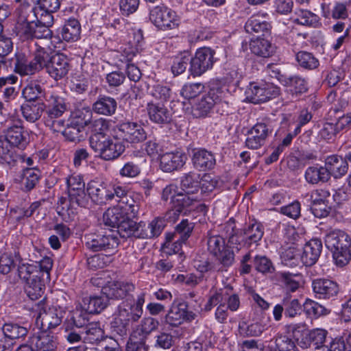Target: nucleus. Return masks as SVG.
<instances>
[{"label":"nucleus","mask_w":351,"mask_h":351,"mask_svg":"<svg viewBox=\"0 0 351 351\" xmlns=\"http://www.w3.org/2000/svg\"><path fill=\"white\" fill-rule=\"evenodd\" d=\"M188 305L184 303H179L176 305H172L170 310L165 315V322L171 326H178L180 325L186 316V308Z\"/></svg>","instance_id":"39"},{"label":"nucleus","mask_w":351,"mask_h":351,"mask_svg":"<svg viewBox=\"0 0 351 351\" xmlns=\"http://www.w3.org/2000/svg\"><path fill=\"white\" fill-rule=\"evenodd\" d=\"M150 121L159 125L169 123L172 112L164 103L150 101L146 107Z\"/></svg>","instance_id":"17"},{"label":"nucleus","mask_w":351,"mask_h":351,"mask_svg":"<svg viewBox=\"0 0 351 351\" xmlns=\"http://www.w3.org/2000/svg\"><path fill=\"white\" fill-rule=\"evenodd\" d=\"M232 231L228 242L238 250L243 247H250L252 244L257 243L264 234L263 226L256 221L248 224L243 229L232 228Z\"/></svg>","instance_id":"4"},{"label":"nucleus","mask_w":351,"mask_h":351,"mask_svg":"<svg viewBox=\"0 0 351 351\" xmlns=\"http://www.w3.org/2000/svg\"><path fill=\"white\" fill-rule=\"evenodd\" d=\"M151 95L156 99L160 100V103L165 104L170 99L171 90L166 85L156 84L152 86Z\"/></svg>","instance_id":"61"},{"label":"nucleus","mask_w":351,"mask_h":351,"mask_svg":"<svg viewBox=\"0 0 351 351\" xmlns=\"http://www.w3.org/2000/svg\"><path fill=\"white\" fill-rule=\"evenodd\" d=\"M265 330V326L258 322L247 325L243 322L239 326V333L245 337H257L262 334Z\"/></svg>","instance_id":"55"},{"label":"nucleus","mask_w":351,"mask_h":351,"mask_svg":"<svg viewBox=\"0 0 351 351\" xmlns=\"http://www.w3.org/2000/svg\"><path fill=\"white\" fill-rule=\"evenodd\" d=\"M311 287L315 298L333 300L337 296L339 287L337 282L324 278H318L312 281Z\"/></svg>","instance_id":"11"},{"label":"nucleus","mask_w":351,"mask_h":351,"mask_svg":"<svg viewBox=\"0 0 351 351\" xmlns=\"http://www.w3.org/2000/svg\"><path fill=\"white\" fill-rule=\"evenodd\" d=\"M254 264L256 270L264 274H271L275 269L271 260L265 256H256L254 259Z\"/></svg>","instance_id":"60"},{"label":"nucleus","mask_w":351,"mask_h":351,"mask_svg":"<svg viewBox=\"0 0 351 351\" xmlns=\"http://www.w3.org/2000/svg\"><path fill=\"white\" fill-rule=\"evenodd\" d=\"M38 7L24 1L16 9L17 12V27H20L27 23H32L38 20Z\"/></svg>","instance_id":"28"},{"label":"nucleus","mask_w":351,"mask_h":351,"mask_svg":"<svg viewBox=\"0 0 351 351\" xmlns=\"http://www.w3.org/2000/svg\"><path fill=\"white\" fill-rule=\"evenodd\" d=\"M29 325L27 323L20 324L14 322L5 323L2 326L4 336L14 341V339L24 338L29 332Z\"/></svg>","instance_id":"32"},{"label":"nucleus","mask_w":351,"mask_h":351,"mask_svg":"<svg viewBox=\"0 0 351 351\" xmlns=\"http://www.w3.org/2000/svg\"><path fill=\"white\" fill-rule=\"evenodd\" d=\"M71 69V64L67 56L63 53L52 55V59L47 64L46 72L56 81L64 78Z\"/></svg>","instance_id":"13"},{"label":"nucleus","mask_w":351,"mask_h":351,"mask_svg":"<svg viewBox=\"0 0 351 351\" xmlns=\"http://www.w3.org/2000/svg\"><path fill=\"white\" fill-rule=\"evenodd\" d=\"M93 112L88 108H83L75 111L70 120V122L81 129L90 123Z\"/></svg>","instance_id":"49"},{"label":"nucleus","mask_w":351,"mask_h":351,"mask_svg":"<svg viewBox=\"0 0 351 351\" xmlns=\"http://www.w3.org/2000/svg\"><path fill=\"white\" fill-rule=\"evenodd\" d=\"M68 196L69 204L72 207L77 206L85 208L88 204L90 197L86 193L85 189L68 193Z\"/></svg>","instance_id":"58"},{"label":"nucleus","mask_w":351,"mask_h":351,"mask_svg":"<svg viewBox=\"0 0 351 351\" xmlns=\"http://www.w3.org/2000/svg\"><path fill=\"white\" fill-rule=\"evenodd\" d=\"M116 136L123 141L137 144L146 140L147 132L142 125L133 121L119 123L115 129Z\"/></svg>","instance_id":"10"},{"label":"nucleus","mask_w":351,"mask_h":351,"mask_svg":"<svg viewBox=\"0 0 351 351\" xmlns=\"http://www.w3.org/2000/svg\"><path fill=\"white\" fill-rule=\"evenodd\" d=\"M39 180V176L34 169L26 168L23 170L21 180V189L24 191H30L33 189Z\"/></svg>","instance_id":"51"},{"label":"nucleus","mask_w":351,"mask_h":351,"mask_svg":"<svg viewBox=\"0 0 351 351\" xmlns=\"http://www.w3.org/2000/svg\"><path fill=\"white\" fill-rule=\"evenodd\" d=\"M130 326L129 323L121 319V317L115 313L114 317L110 323V329L112 333L117 334L120 337H124L128 335Z\"/></svg>","instance_id":"62"},{"label":"nucleus","mask_w":351,"mask_h":351,"mask_svg":"<svg viewBox=\"0 0 351 351\" xmlns=\"http://www.w3.org/2000/svg\"><path fill=\"white\" fill-rule=\"evenodd\" d=\"M29 343L36 351H55L58 344L57 337L46 330L34 334Z\"/></svg>","instance_id":"16"},{"label":"nucleus","mask_w":351,"mask_h":351,"mask_svg":"<svg viewBox=\"0 0 351 351\" xmlns=\"http://www.w3.org/2000/svg\"><path fill=\"white\" fill-rule=\"evenodd\" d=\"M275 351H299L294 341L282 334H278L275 337Z\"/></svg>","instance_id":"59"},{"label":"nucleus","mask_w":351,"mask_h":351,"mask_svg":"<svg viewBox=\"0 0 351 351\" xmlns=\"http://www.w3.org/2000/svg\"><path fill=\"white\" fill-rule=\"evenodd\" d=\"M215 51L210 47L198 49L194 57L191 58V66L189 71L193 77L201 76L208 70L212 69L214 62Z\"/></svg>","instance_id":"9"},{"label":"nucleus","mask_w":351,"mask_h":351,"mask_svg":"<svg viewBox=\"0 0 351 351\" xmlns=\"http://www.w3.org/2000/svg\"><path fill=\"white\" fill-rule=\"evenodd\" d=\"M40 320L43 330H52L60 325L62 319V312L56 308L44 309L39 313L37 322Z\"/></svg>","instance_id":"26"},{"label":"nucleus","mask_w":351,"mask_h":351,"mask_svg":"<svg viewBox=\"0 0 351 351\" xmlns=\"http://www.w3.org/2000/svg\"><path fill=\"white\" fill-rule=\"evenodd\" d=\"M219 97L215 95L214 90H210L207 94L202 96L193 106L191 113L195 118L206 117L211 111Z\"/></svg>","instance_id":"20"},{"label":"nucleus","mask_w":351,"mask_h":351,"mask_svg":"<svg viewBox=\"0 0 351 351\" xmlns=\"http://www.w3.org/2000/svg\"><path fill=\"white\" fill-rule=\"evenodd\" d=\"M322 250L320 239H313L307 242L303 248L301 261L306 266L313 265L318 260Z\"/></svg>","instance_id":"24"},{"label":"nucleus","mask_w":351,"mask_h":351,"mask_svg":"<svg viewBox=\"0 0 351 351\" xmlns=\"http://www.w3.org/2000/svg\"><path fill=\"white\" fill-rule=\"evenodd\" d=\"M111 184L105 182L91 180L88 183L87 192L93 202L97 204H106L112 195Z\"/></svg>","instance_id":"15"},{"label":"nucleus","mask_w":351,"mask_h":351,"mask_svg":"<svg viewBox=\"0 0 351 351\" xmlns=\"http://www.w3.org/2000/svg\"><path fill=\"white\" fill-rule=\"evenodd\" d=\"M81 32L80 22L75 19H69L65 22L58 34L66 42H74L78 40Z\"/></svg>","instance_id":"36"},{"label":"nucleus","mask_w":351,"mask_h":351,"mask_svg":"<svg viewBox=\"0 0 351 351\" xmlns=\"http://www.w3.org/2000/svg\"><path fill=\"white\" fill-rule=\"evenodd\" d=\"M328 335V331L323 328L309 330L306 335L299 341V346L302 348H308L311 343L317 346L324 344Z\"/></svg>","instance_id":"35"},{"label":"nucleus","mask_w":351,"mask_h":351,"mask_svg":"<svg viewBox=\"0 0 351 351\" xmlns=\"http://www.w3.org/2000/svg\"><path fill=\"white\" fill-rule=\"evenodd\" d=\"M271 26L269 23L263 19L259 14L252 16L245 25V29L249 34H261L264 35L268 33Z\"/></svg>","instance_id":"37"},{"label":"nucleus","mask_w":351,"mask_h":351,"mask_svg":"<svg viewBox=\"0 0 351 351\" xmlns=\"http://www.w3.org/2000/svg\"><path fill=\"white\" fill-rule=\"evenodd\" d=\"M84 329V340L86 343H98L104 338V331L99 322L88 323Z\"/></svg>","instance_id":"44"},{"label":"nucleus","mask_w":351,"mask_h":351,"mask_svg":"<svg viewBox=\"0 0 351 351\" xmlns=\"http://www.w3.org/2000/svg\"><path fill=\"white\" fill-rule=\"evenodd\" d=\"M207 250L213 256L219 254L221 250L225 249L228 245L226 244L225 239L220 235L208 234Z\"/></svg>","instance_id":"52"},{"label":"nucleus","mask_w":351,"mask_h":351,"mask_svg":"<svg viewBox=\"0 0 351 351\" xmlns=\"http://www.w3.org/2000/svg\"><path fill=\"white\" fill-rule=\"evenodd\" d=\"M45 100L47 104L45 111L48 120L61 117L67 110L65 99L59 95L51 94L46 96Z\"/></svg>","instance_id":"23"},{"label":"nucleus","mask_w":351,"mask_h":351,"mask_svg":"<svg viewBox=\"0 0 351 351\" xmlns=\"http://www.w3.org/2000/svg\"><path fill=\"white\" fill-rule=\"evenodd\" d=\"M134 285L132 283L114 281L108 282L106 285L104 286L101 289V293L106 295L107 298L120 300L123 299L130 293L134 291Z\"/></svg>","instance_id":"19"},{"label":"nucleus","mask_w":351,"mask_h":351,"mask_svg":"<svg viewBox=\"0 0 351 351\" xmlns=\"http://www.w3.org/2000/svg\"><path fill=\"white\" fill-rule=\"evenodd\" d=\"M285 85L289 87V91L295 95L296 97L306 93L308 89V82L305 78L298 75L287 77L285 80Z\"/></svg>","instance_id":"45"},{"label":"nucleus","mask_w":351,"mask_h":351,"mask_svg":"<svg viewBox=\"0 0 351 351\" xmlns=\"http://www.w3.org/2000/svg\"><path fill=\"white\" fill-rule=\"evenodd\" d=\"M117 102L112 97L100 95L93 104V110L98 114L111 116L116 112Z\"/></svg>","instance_id":"27"},{"label":"nucleus","mask_w":351,"mask_h":351,"mask_svg":"<svg viewBox=\"0 0 351 351\" xmlns=\"http://www.w3.org/2000/svg\"><path fill=\"white\" fill-rule=\"evenodd\" d=\"M84 243L86 249L93 252L114 250L119 245V239L113 233L93 232L84 235Z\"/></svg>","instance_id":"5"},{"label":"nucleus","mask_w":351,"mask_h":351,"mask_svg":"<svg viewBox=\"0 0 351 351\" xmlns=\"http://www.w3.org/2000/svg\"><path fill=\"white\" fill-rule=\"evenodd\" d=\"M159 324V321L156 318L152 317H143L138 326L141 334L144 337L142 339L145 340L152 332L156 331L158 328Z\"/></svg>","instance_id":"54"},{"label":"nucleus","mask_w":351,"mask_h":351,"mask_svg":"<svg viewBox=\"0 0 351 351\" xmlns=\"http://www.w3.org/2000/svg\"><path fill=\"white\" fill-rule=\"evenodd\" d=\"M282 304L285 306V317L294 318L301 314L302 306L298 299L287 295L283 298Z\"/></svg>","instance_id":"47"},{"label":"nucleus","mask_w":351,"mask_h":351,"mask_svg":"<svg viewBox=\"0 0 351 351\" xmlns=\"http://www.w3.org/2000/svg\"><path fill=\"white\" fill-rule=\"evenodd\" d=\"M246 99L253 104H261L266 102L279 94V90L270 84L257 85L256 83H251L245 91Z\"/></svg>","instance_id":"12"},{"label":"nucleus","mask_w":351,"mask_h":351,"mask_svg":"<svg viewBox=\"0 0 351 351\" xmlns=\"http://www.w3.org/2000/svg\"><path fill=\"white\" fill-rule=\"evenodd\" d=\"M118 208H120L121 211L125 215H130L132 217H135L138 213V204L134 199L130 195L123 199V202L118 204Z\"/></svg>","instance_id":"63"},{"label":"nucleus","mask_w":351,"mask_h":351,"mask_svg":"<svg viewBox=\"0 0 351 351\" xmlns=\"http://www.w3.org/2000/svg\"><path fill=\"white\" fill-rule=\"evenodd\" d=\"M149 228L144 221L136 223L132 219L123 222L120 227V237L123 238L135 237L137 239H149Z\"/></svg>","instance_id":"18"},{"label":"nucleus","mask_w":351,"mask_h":351,"mask_svg":"<svg viewBox=\"0 0 351 351\" xmlns=\"http://www.w3.org/2000/svg\"><path fill=\"white\" fill-rule=\"evenodd\" d=\"M22 95L27 102L42 101L41 97L45 95V88L40 82L33 81L23 88Z\"/></svg>","instance_id":"41"},{"label":"nucleus","mask_w":351,"mask_h":351,"mask_svg":"<svg viewBox=\"0 0 351 351\" xmlns=\"http://www.w3.org/2000/svg\"><path fill=\"white\" fill-rule=\"evenodd\" d=\"M319 131L318 136L323 140H332L339 133L332 122L324 121L318 124Z\"/></svg>","instance_id":"57"},{"label":"nucleus","mask_w":351,"mask_h":351,"mask_svg":"<svg viewBox=\"0 0 351 351\" xmlns=\"http://www.w3.org/2000/svg\"><path fill=\"white\" fill-rule=\"evenodd\" d=\"M155 343L154 346L156 348L169 349L171 348L176 341L175 337L171 333L162 332L155 336Z\"/></svg>","instance_id":"64"},{"label":"nucleus","mask_w":351,"mask_h":351,"mask_svg":"<svg viewBox=\"0 0 351 351\" xmlns=\"http://www.w3.org/2000/svg\"><path fill=\"white\" fill-rule=\"evenodd\" d=\"M182 190L187 194H196L200 189V175L194 171L184 173L180 178Z\"/></svg>","instance_id":"38"},{"label":"nucleus","mask_w":351,"mask_h":351,"mask_svg":"<svg viewBox=\"0 0 351 351\" xmlns=\"http://www.w3.org/2000/svg\"><path fill=\"white\" fill-rule=\"evenodd\" d=\"M325 245L332 252L337 265L343 267L348 263L351 257V239L347 233L339 230L328 233Z\"/></svg>","instance_id":"2"},{"label":"nucleus","mask_w":351,"mask_h":351,"mask_svg":"<svg viewBox=\"0 0 351 351\" xmlns=\"http://www.w3.org/2000/svg\"><path fill=\"white\" fill-rule=\"evenodd\" d=\"M108 304V299L106 295L90 296L83 298L82 308L89 314H97L104 310Z\"/></svg>","instance_id":"31"},{"label":"nucleus","mask_w":351,"mask_h":351,"mask_svg":"<svg viewBox=\"0 0 351 351\" xmlns=\"http://www.w3.org/2000/svg\"><path fill=\"white\" fill-rule=\"evenodd\" d=\"M192 162L199 171H208L214 168L216 159L213 152L206 149L195 148L192 151Z\"/></svg>","instance_id":"21"},{"label":"nucleus","mask_w":351,"mask_h":351,"mask_svg":"<svg viewBox=\"0 0 351 351\" xmlns=\"http://www.w3.org/2000/svg\"><path fill=\"white\" fill-rule=\"evenodd\" d=\"M45 285L42 280L41 275L27 281L25 285V291L29 299L36 300L44 293Z\"/></svg>","instance_id":"42"},{"label":"nucleus","mask_w":351,"mask_h":351,"mask_svg":"<svg viewBox=\"0 0 351 351\" xmlns=\"http://www.w3.org/2000/svg\"><path fill=\"white\" fill-rule=\"evenodd\" d=\"M129 219L130 217L125 216L117 206L108 209L103 215L104 224L111 228H117L119 234L121 225Z\"/></svg>","instance_id":"34"},{"label":"nucleus","mask_w":351,"mask_h":351,"mask_svg":"<svg viewBox=\"0 0 351 351\" xmlns=\"http://www.w3.org/2000/svg\"><path fill=\"white\" fill-rule=\"evenodd\" d=\"M27 134L21 123L14 124L5 130L4 136H0V162L10 169L16 167L25 158L17 154L12 147L23 149L28 144Z\"/></svg>","instance_id":"1"},{"label":"nucleus","mask_w":351,"mask_h":351,"mask_svg":"<svg viewBox=\"0 0 351 351\" xmlns=\"http://www.w3.org/2000/svg\"><path fill=\"white\" fill-rule=\"evenodd\" d=\"M17 28V34L22 40L34 39L52 38V31L42 27L37 21L27 23Z\"/></svg>","instance_id":"14"},{"label":"nucleus","mask_w":351,"mask_h":351,"mask_svg":"<svg viewBox=\"0 0 351 351\" xmlns=\"http://www.w3.org/2000/svg\"><path fill=\"white\" fill-rule=\"evenodd\" d=\"M45 108L46 105L43 101L27 102L21 106L23 117L30 123L38 121L45 112Z\"/></svg>","instance_id":"30"},{"label":"nucleus","mask_w":351,"mask_h":351,"mask_svg":"<svg viewBox=\"0 0 351 351\" xmlns=\"http://www.w3.org/2000/svg\"><path fill=\"white\" fill-rule=\"evenodd\" d=\"M250 49L253 54L264 58L272 56L276 51V47L268 40L259 38L251 40Z\"/></svg>","instance_id":"33"},{"label":"nucleus","mask_w":351,"mask_h":351,"mask_svg":"<svg viewBox=\"0 0 351 351\" xmlns=\"http://www.w3.org/2000/svg\"><path fill=\"white\" fill-rule=\"evenodd\" d=\"M273 128L270 120L264 118L247 132L245 146L250 149H258L265 144L266 140L271 134Z\"/></svg>","instance_id":"7"},{"label":"nucleus","mask_w":351,"mask_h":351,"mask_svg":"<svg viewBox=\"0 0 351 351\" xmlns=\"http://www.w3.org/2000/svg\"><path fill=\"white\" fill-rule=\"evenodd\" d=\"M145 301L143 293L139 294L136 300L127 299L118 306L116 314L132 325L142 317Z\"/></svg>","instance_id":"8"},{"label":"nucleus","mask_w":351,"mask_h":351,"mask_svg":"<svg viewBox=\"0 0 351 351\" xmlns=\"http://www.w3.org/2000/svg\"><path fill=\"white\" fill-rule=\"evenodd\" d=\"M297 18L294 20L296 24L313 27H318L321 25L319 17L306 10H300L296 12Z\"/></svg>","instance_id":"46"},{"label":"nucleus","mask_w":351,"mask_h":351,"mask_svg":"<svg viewBox=\"0 0 351 351\" xmlns=\"http://www.w3.org/2000/svg\"><path fill=\"white\" fill-rule=\"evenodd\" d=\"M149 20L161 30L173 29L179 25V18L176 12L163 4L150 10Z\"/></svg>","instance_id":"6"},{"label":"nucleus","mask_w":351,"mask_h":351,"mask_svg":"<svg viewBox=\"0 0 351 351\" xmlns=\"http://www.w3.org/2000/svg\"><path fill=\"white\" fill-rule=\"evenodd\" d=\"M88 319L86 313L83 311L76 310L73 312L70 318H67L65 322V329L68 330L70 327L75 326L76 328H82L86 326Z\"/></svg>","instance_id":"53"},{"label":"nucleus","mask_w":351,"mask_h":351,"mask_svg":"<svg viewBox=\"0 0 351 351\" xmlns=\"http://www.w3.org/2000/svg\"><path fill=\"white\" fill-rule=\"evenodd\" d=\"M324 168L328 173V180L330 176L339 178L347 173L348 164L342 156L332 155L326 158Z\"/></svg>","instance_id":"25"},{"label":"nucleus","mask_w":351,"mask_h":351,"mask_svg":"<svg viewBox=\"0 0 351 351\" xmlns=\"http://www.w3.org/2000/svg\"><path fill=\"white\" fill-rule=\"evenodd\" d=\"M303 306L306 313L310 317H318L329 313L324 306L311 300H306Z\"/></svg>","instance_id":"56"},{"label":"nucleus","mask_w":351,"mask_h":351,"mask_svg":"<svg viewBox=\"0 0 351 351\" xmlns=\"http://www.w3.org/2000/svg\"><path fill=\"white\" fill-rule=\"evenodd\" d=\"M216 258L215 265L217 272L227 271V269L231 267L234 263V251L228 246L221 250L219 254L215 256Z\"/></svg>","instance_id":"43"},{"label":"nucleus","mask_w":351,"mask_h":351,"mask_svg":"<svg viewBox=\"0 0 351 351\" xmlns=\"http://www.w3.org/2000/svg\"><path fill=\"white\" fill-rule=\"evenodd\" d=\"M41 69L34 58L27 61L22 53L15 55L14 71L21 75H33Z\"/></svg>","instance_id":"29"},{"label":"nucleus","mask_w":351,"mask_h":351,"mask_svg":"<svg viewBox=\"0 0 351 351\" xmlns=\"http://www.w3.org/2000/svg\"><path fill=\"white\" fill-rule=\"evenodd\" d=\"M305 180L310 184H317L319 182L325 183L328 180V173L322 166L308 167L304 173Z\"/></svg>","instance_id":"40"},{"label":"nucleus","mask_w":351,"mask_h":351,"mask_svg":"<svg viewBox=\"0 0 351 351\" xmlns=\"http://www.w3.org/2000/svg\"><path fill=\"white\" fill-rule=\"evenodd\" d=\"M91 149L104 160H113L118 158L125 149L123 143L111 138L108 135H97L89 138Z\"/></svg>","instance_id":"3"},{"label":"nucleus","mask_w":351,"mask_h":351,"mask_svg":"<svg viewBox=\"0 0 351 351\" xmlns=\"http://www.w3.org/2000/svg\"><path fill=\"white\" fill-rule=\"evenodd\" d=\"M296 60L301 67L307 70L315 69L319 64V60L313 53L304 51L297 53Z\"/></svg>","instance_id":"48"},{"label":"nucleus","mask_w":351,"mask_h":351,"mask_svg":"<svg viewBox=\"0 0 351 351\" xmlns=\"http://www.w3.org/2000/svg\"><path fill=\"white\" fill-rule=\"evenodd\" d=\"M18 275L19 278L25 283L32 278H36L41 275V271L37 265L23 263L18 266Z\"/></svg>","instance_id":"50"},{"label":"nucleus","mask_w":351,"mask_h":351,"mask_svg":"<svg viewBox=\"0 0 351 351\" xmlns=\"http://www.w3.org/2000/svg\"><path fill=\"white\" fill-rule=\"evenodd\" d=\"M187 157L181 152H167L160 156V167L165 172H172L182 168Z\"/></svg>","instance_id":"22"}]
</instances>
